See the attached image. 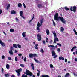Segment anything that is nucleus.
Returning a JSON list of instances; mask_svg holds the SVG:
<instances>
[{
	"mask_svg": "<svg viewBox=\"0 0 77 77\" xmlns=\"http://www.w3.org/2000/svg\"><path fill=\"white\" fill-rule=\"evenodd\" d=\"M24 74L22 75L21 77H27V75H29V77H32L33 75L32 73L27 69L26 70V72H24Z\"/></svg>",
	"mask_w": 77,
	"mask_h": 77,
	"instance_id": "nucleus-2",
	"label": "nucleus"
},
{
	"mask_svg": "<svg viewBox=\"0 0 77 77\" xmlns=\"http://www.w3.org/2000/svg\"><path fill=\"white\" fill-rule=\"evenodd\" d=\"M52 33L54 34V37H55V38L56 37V32H55V31L53 32Z\"/></svg>",
	"mask_w": 77,
	"mask_h": 77,
	"instance_id": "nucleus-18",
	"label": "nucleus"
},
{
	"mask_svg": "<svg viewBox=\"0 0 77 77\" xmlns=\"http://www.w3.org/2000/svg\"><path fill=\"white\" fill-rule=\"evenodd\" d=\"M69 75H70V74H69V73H67L65 75V77H69Z\"/></svg>",
	"mask_w": 77,
	"mask_h": 77,
	"instance_id": "nucleus-15",
	"label": "nucleus"
},
{
	"mask_svg": "<svg viewBox=\"0 0 77 77\" xmlns=\"http://www.w3.org/2000/svg\"><path fill=\"white\" fill-rule=\"evenodd\" d=\"M75 61H77V58H75Z\"/></svg>",
	"mask_w": 77,
	"mask_h": 77,
	"instance_id": "nucleus-63",
	"label": "nucleus"
},
{
	"mask_svg": "<svg viewBox=\"0 0 77 77\" xmlns=\"http://www.w3.org/2000/svg\"><path fill=\"white\" fill-rule=\"evenodd\" d=\"M0 44L3 47H5V43L3 42L1 40H0Z\"/></svg>",
	"mask_w": 77,
	"mask_h": 77,
	"instance_id": "nucleus-7",
	"label": "nucleus"
},
{
	"mask_svg": "<svg viewBox=\"0 0 77 77\" xmlns=\"http://www.w3.org/2000/svg\"><path fill=\"white\" fill-rule=\"evenodd\" d=\"M37 7L39 8H44V5L38 4L37 5Z\"/></svg>",
	"mask_w": 77,
	"mask_h": 77,
	"instance_id": "nucleus-6",
	"label": "nucleus"
},
{
	"mask_svg": "<svg viewBox=\"0 0 77 77\" xmlns=\"http://www.w3.org/2000/svg\"><path fill=\"white\" fill-rule=\"evenodd\" d=\"M40 52H41V53H44V50H43V49H42V48H41V49Z\"/></svg>",
	"mask_w": 77,
	"mask_h": 77,
	"instance_id": "nucleus-34",
	"label": "nucleus"
},
{
	"mask_svg": "<svg viewBox=\"0 0 77 77\" xmlns=\"http://www.w3.org/2000/svg\"><path fill=\"white\" fill-rule=\"evenodd\" d=\"M37 30H40L39 27H40V26H41V24H37Z\"/></svg>",
	"mask_w": 77,
	"mask_h": 77,
	"instance_id": "nucleus-8",
	"label": "nucleus"
},
{
	"mask_svg": "<svg viewBox=\"0 0 77 77\" xmlns=\"http://www.w3.org/2000/svg\"><path fill=\"white\" fill-rule=\"evenodd\" d=\"M38 44H35V46L34 47L35 48V49H38Z\"/></svg>",
	"mask_w": 77,
	"mask_h": 77,
	"instance_id": "nucleus-23",
	"label": "nucleus"
},
{
	"mask_svg": "<svg viewBox=\"0 0 77 77\" xmlns=\"http://www.w3.org/2000/svg\"><path fill=\"white\" fill-rule=\"evenodd\" d=\"M9 8H10V4H8L6 8L7 10H8Z\"/></svg>",
	"mask_w": 77,
	"mask_h": 77,
	"instance_id": "nucleus-17",
	"label": "nucleus"
},
{
	"mask_svg": "<svg viewBox=\"0 0 77 77\" xmlns=\"http://www.w3.org/2000/svg\"><path fill=\"white\" fill-rule=\"evenodd\" d=\"M48 40V38H46V42H48V41H47Z\"/></svg>",
	"mask_w": 77,
	"mask_h": 77,
	"instance_id": "nucleus-51",
	"label": "nucleus"
},
{
	"mask_svg": "<svg viewBox=\"0 0 77 77\" xmlns=\"http://www.w3.org/2000/svg\"><path fill=\"white\" fill-rule=\"evenodd\" d=\"M77 9V7L75 6H73V12H76V9Z\"/></svg>",
	"mask_w": 77,
	"mask_h": 77,
	"instance_id": "nucleus-10",
	"label": "nucleus"
},
{
	"mask_svg": "<svg viewBox=\"0 0 77 77\" xmlns=\"http://www.w3.org/2000/svg\"><path fill=\"white\" fill-rule=\"evenodd\" d=\"M17 47H18V48H21V46L20 45V44H18L17 45Z\"/></svg>",
	"mask_w": 77,
	"mask_h": 77,
	"instance_id": "nucleus-28",
	"label": "nucleus"
},
{
	"mask_svg": "<svg viewBox=\"0 0 77 77\" xmlns=\"http://www.w3.org/2000/svg\"><path fill=\"white\" fill-rule=\"evenodd\" d=\"M5 75L6 77H9V74H5Z\"/></svg>",
	"mask_w": 77,
	"mask_h": 77,
	"instance_id": "nucleus-27",
	"label": "nucleus"
},
{
	"mask_svg": "<svg viewBox=\"0 0 77 77\" xmlns=\"http://www.w3.org/2000/svg\"><path fill=\"white\" fill-rule=\"evenodd\" d=\"M73 31L74 32L75 34L76 35H77V31H76V30H75V29H73Z\"/></svg>",
	"mask_w": 77,
	"mask_h": 77,
	"instance_id": "nucleus-22",
	"label": "nucleus"
},
{
	"mask_svg": "<svg viewBox=\"0 0 77 77\" xmlns=\"http://www.w3.org/2000/svg\"><path fill=\"white\" fill-rule=\"evenodd\" d=\"M51 53L52 56H54L53 57L54 58H56V57H57V55H56V53H55V51H52Z\"/></svg>",
	"mask_w": 77,
	"mask_h": 77,
	"instance_id": "nucleus-4",
	"label": "nucleus"
},
{
	"mask_svg": "<svg viewBox=\"0 0 77 77\" xmlns=\"http://www.w3.org/2000/svg\"><path fill=\"white\" fill-rule=\"evenodd\" d=\"M11 14H16V11L14 10H13L11 11Z\"/></svg>",
	"mask_w": 77,
	"mask_h": 77,
	"instance_id": "nucleus-12",
	"label": "nucleus"
},
{
	"mask_svg": "<svg viewBox=\"0 0 77 77\" xmlns=\"http://www.w3.org/2000/svg\"><path fill=\"white\" fill-rule=\"evenodd\" d=\"M40 72H41L40 71H39V72L38 73H37V76H38H38H39V74H40Z\"/></svg>",
	"mask_w": 77,
	"mask_h": 77,
	"instance_id": "nucleus-44",
	"label": "nucleus"
},
{
	"mask_svg": "<svg viewBox=\"0 0 77 77\" xmlns=\"http://www.w3.org/2000/svg\"><path fill=\"white\" fill-rule=\"evenodd\" d=\"M13 45V47L15 48H18V47H17V45L16 44H14Z\"/></svg>",
	"mask_w": 77,
	"mask_h": 77,
	"instance_id": "nucleus-19",
	"label": "nucleus"
},
{
	"mask_svg": "<svg viewBox=\"0 0 77 77\" xmlns=\"http://www.w3.org/2000/svg\"><path fill=\"white\" fill-rule=\"evenodd\" d=\"M62 57H59V60H61V59H62Z\"/></svg>",
	"mask_w": 77,
	"mask_h": 77,
	"instance_id": "nucleus-60",
	"label": "nucleus"
},
{
	"mask_svg": "<svg viewBox=\"0 0 77 77\" xmlns=\"http://www.w3.org/2000/svg\"><path fill=\"white\" fill-rule=\"evenodd\" d=\"M72 48H73V49H75L76 48V46H75L73 47Z\"/></svg>",
	"mask_w": 77,
	"mask_h": 77,
	"instance_id": "nucleus-54",
	"label": "nucleus"
},
{
	"mask_svg": "<svg viewBox=\"0 0 77 77\" xmlns=\"http://www.w3.org/2000/svg\"><path fill=\"white\" fill-rule=\"evenodd\" d=\"M17 76H20V73H17Z\"/></svg>",
	"mask_w": 77,
	"mask_h": 77,
	"instance_id": "nucleus-53",
	"label": "nucleus"
},
{
	"mask_svg": "<svg viewBox=\"0 0 77 77\" xmlns=\"http://www.w3.org/2000/svg\"><path fill=\"white\" fill-rule=\"evenodd\" d=\"M53 41L52 40H51L49 42L50 44H52V42Z\"/></svg>",
	"mask_w": 77,
	"mask_h": 77,
	"instance_id": "nucleus-52",
	"label": "nucleus"
},
{
	"mask_svg": "<svg viewBox=\"0 0 77 77\" xmlns=\"http://www.w3.org/2000/svg\"><path fill=\"white\" fill-rule=\"evenodd\" d=\"M59 19H60V21L63 23L64 24H66V20L62 17L60 16L58 17V13H56L54 16V19L55 21H58L59 20Z\"/></svg>",
	"mask_w": 77,
	"mask_h": 77,
	"instance_id": "nucleus-1",
	"label": "nucleus"
},
{
	"mask_svg": "<svg viewBox=\"0 0 77 77\" xmlns=\"http://www.w3.org/2000/svg\"><path fill=\"white\" fill-rule=\"evenodd\" d=\"M65 9L66 11H68L69 10V8H68L66 6L65 7Z\"/></svg>",
	"mask_w": 77,
	"mask_h": 77,
	"instance_id": "nucleus-33",
	"label": "nucleus"
},
{
	"mask_svg": "<svg viewBox=\"0 0 77 77\" xmlns=\"http://www.w3.org/2000/svg\"><path fill=\"white\" fill-rule=\"evenodd\" d=\"M18 6L19 8H21L22 6V4L21 3H19L18 4Z\"/></svg>",
	"mask_w": 77,
	"mask_h": 77,
	"instance_id": "nucleus-21",
	"label": "nucleus"
},
{
	"mask_svg": "<svg viewBox=\"0 0 77 77\" xmlns=\"http://www.w3.org/2000/svg\"><path fill=\"white\" fill-rule=\"evenodd\" d=\"M10 31L11 32H14V30L13 29H10Z\"/></svg>",
	"mask_w": 77,
	"mask_h": 77,
	"instance_id": "nucleus-30",
	"label": "nucleus"
},
{
	"mask_svg": "<svg viewBox=\"0 0 77 77\" xmlns=\"http://www.w3.org/2000/svg\"><path fill=\"white\" fill-rule=\"evenodd\" d=\"M43 20H44L43 19H41V20H40V23H41V24H42V23L43 22Z\"/></svg>",
	"mask_w": 77,
	"mask_h": 77,
	"instance_id": "nucleus-29",
	"label": "nucleus"
},
{
	"mask_svg": "<svg viewBox=\"0 0 77 77\" xmlns=\"http://www.w3.org/2000/svg\"><path fill=\"white\" fill-rule=\"evenodd\" d=\"M61 59L63 60H64V59H65V58H64L63 57H62Z\"/></svg>",
	"mask_w": 77,
	"mask_h": 77,
	"instance_id": "nucleus-61",
	"label": "nucleus"
},
{
	"mask_svg": "<svg viewBox=\"0 0 77 77\" xmlns=\"http://www.w3.org/2000/svg\"><path fill=\"white\" fill-rule=\"evenodd\" d=\"M26 60H27V58H26V57H25L24 59V62H26Z\"/></svg>",
	"mask_w": 77,
	"mask_h": 77,
	"instance_id": "nucleus-43",
	"label": "nucleus"
},
{
	"mask_svg": "<svg viewBox=\"0 0 77 77\" xmlns=\"http://www.w3.org/2000/svg\"><path fill=\"white\" fill-rule=\"evenodd\" d=\"M55 50V48L52 47L51 48V50L52 51H54V50Z\"/></svg>",
	"mask_w": 77,
	"mask_h": 77,
	"instance_id": "nucleus-39",
	"label": "nucleus"
},
{
	"mask_svg": "<svg viewBox=\"0 0 77 77\" xmlns=\"http://www.w3.org/2000/svg\"><path fill=\"white\" fill-rule=\"evenodd\" d=\"M11 77H15L14 75H11Z\"/></svg>",
	"mask_w": 77,
	"mask_h": 77,
	"instance_id": "nucleus-64",
	"label": "nucleus"
},
{
	"mask_svg": "<svg viewBox=\"0 0 77 77\" xmlns=\"http://www.w3.org/2000/svg\"><path fill=\"white\" fill-rule=\"evenodd\" d=\"M29 56L30 58H32L33 57H38V55L36 54H29Z\"/></svg>",
	"mask_w": 77,
	"mask_h": 77,
	"instance_id": "nucleus-3",
	"label": "nucleus"
},
{
	"mask_svg": "<svg viewBox=\"0 0 77 77\" xmlns=\"http://www.w3.org/2000/svg\"><path fill=\"white\" fill-rule=\"evenodd\" d=\"M52 21H53V24L54 26H56V23L54 21L53 19H52Z\"/></svg>",
	"mask_w": 77,
	"mask_h": 77,
	"instance_id": "nucleus-24",
	"label": "nucleus"
},
{
	"mask_svg": "<svg viewBox=\"0 0 77 77\" xmlns=\"http://www.w3.org/2000/svg\"><path fill=\"white\" fill-rule=\"evenodd\" d=\"M31 66L32 67L33 70H34L35 69V66H34V64L33 63H32L31 65Z\"/></svg>",
	"mask_w": 77,
	"mask_h": 77,
	"instance_id": "nucleus-11",
	"label": "nucleus"
},
{
	"mask_svg": "<svg viewBox=\"0 0 77 77\" xmlns=\"http://www.w3.org/2000/svg\"><path fill=\"white\" fill-rule=\"evenodd\" d=\"M50 68H52L53 67V65L52 64H51L50 65Z\"/></svg>",
	"mask_w": 77,
	"mask_h": 77,
	"instance_id": "nucleus-41",
	"label": "nucleus"
},
{
	"mask_svg": "<svg viewBox=\"0 0 77 77\" xmlns=\"http://www.w3.org/2000/svg\"><path fill=\"white\" fill-rule=\"evenodd\" d=\"M71 51L72 52L74 51V49H73V48H72L71 50Z\"/></svg>",
	"mask_w": 77,
	"mask_h": 77,
	"instance_id": "nucleus-62",
	"label": "nucleus"
},
{
	"mask_svg": "<svg viewBox=\"0 0 77 77\" xmlns=\"http://www.w3.org/2000/svg\"><path fill=\"white\" fill-rule=\"evenodd\" d=\"M57 45H58V46H60V47H61V46H62V44L60 43H57Z\"/></svg>",
	"mask_w": 77,
	"mask_h": 77,
	"instance_id": "nucleus-37",
	"label": "nucleus"
},
{
	"mask_svg": "<svg viewBox=\"0 0 77 77\" xmlns=\"http://www.w3.org/2000/svg\"><path fill=\"white\" fill-rule=\"evenodd\" d=\"M18 70H19V72H21V71H22V69L21 68H20L19 69H18Z\"/></svg>",
	"mask_w": 77,
	"mask_h": 77,
	"instance_id": "nucleus-47",
	"label": "nucleus"
},
{
	"mask_svg": "<svg viewBox=\"0 0 77 77\" xmlns=\"http://www.w3.org/2000/svg\"><path fill=\"white\" fill-rule=\"evenodd\" d=\"M5 59V56L3 55L2 56V59Z\"/></svg>",
	"mask_w": 77,
	"mask_h": 77,
	"instance_id": "nucleus-49",
	"label": "nucleus"
},
{
	"mask_svg": "<svg viewBox=\"0 0 77 77\" xmlns=\"http://www.w3.org/2000/svg\"><path fill=\"white\" fill-rule=\"evenodd\" d=\"M34 60H35L36 62H37V63H39V61L37 60H36V58H34Z\"/></svg>",
	"mask_w": 77,
	"mask_h": 77,
	"instance_id": "nucleus-31",
	"label": "nucleus"
},
{
	"mask_svg": "<svg viewBox=\"0 0 77 77\" xmlns=\"http://www.w3.org/2000/svg\"><path fill=\"white\" fill-rule=\"evenodd\" d=\"M61 32H63V31H64V28L61 27Z\"/></svg>",
	"mask_w": 77,
	"mask_h": 77,
	"instance_id": "nucleus-32",
	"label": "nucleus"
},
{
	"mask_svg": "<svg viewBox=\"0 0 77 77\" xmlns=\"http://www.w3.org/2000/svg\"><path fill=\"white\" fill-rule=\"evenodd\" d=\"M73 9V7H72V6L70 7V9L71 11H73V10L72 9Z\"/></svg>",
	"mask_w": 77,
	"mask_h": 77,
	"instance_id": "nucleus-38",
	"label": "nucleus"
},
{
	"mask_svg": "<svg viewBox=\"0 0 77 77\" xmlns=\"http://www.w3.org/2000/svg\"><path fill=\"white\" fill-rule=\"evenodd\" d=\"M21 17H22V18H23V19H25V17L24 16H23V15H22V16H21Z\"/></svg>",
	"mask_w": 77,
	"mask_h": 77,
	"instance_id": "nucleus-56",
	"label": "nucleus"
},
{
	"mask_svg": "<svg viewBox=\"0 0 77 77\" xmlns=\"http://www.w3.org/2000/svg\"><path fill=\"white\" fill-rule=\"evenodd\" d=\"M15 60L16 62H17V61H18V57H15Z\"/></svg>",
	"mask_w": 77,
	"mask_h": 77,
	"instance_id": "nucleus-36",
	"label": "nucleus"
},
{
	"mask_svg": "<svg viewBox=\"0 0 77 77\" xmlns=\"http://www.w3.org/2000/svg\"><path fill=\"white\" fill-rule=\"evenodd\" d=\"M57 51L59 52H60V49L58 48L57 49Z\"/></svg>",
	"mask_w": 77,
	"mask_h": 77,
	"instance_id": "nucleus-48",
	"label": "nucleus"
},
{
	"mask_svg": "<svg viewBox=\"0 0 77 77\" xmlns=\"http://www.w3.org/2000/svg\"><path fill=\"white\" fill-rule=\"evenodd\" d=\"M23 5L24 8H26V5H25V4H24V3H23Z\"/></svg>",
	"mask_w": 77,
	"mask_h": 77,
	"instance_id": "nucleus-46",
	"label": "nucleus"
},
{
	"mask_svg": "<svg viewBox=\"0 0 77 77\" xmlns=\"http://www.w3.org/2000/svg\"><path fill=\"white\" fill-rule=\"evenodd\" d=\"M8 60H11V58L10 57H9L8 58Z\"/></svg>",
	"mask_w": 77,
	"mask_h": 77,
	"instance_id": "nucleus-57",
	"label": "nucleus"
},
{
	"mask_svg": "<svg viewBox=\"0 0 77 77\" xmlns=\"http://www.w3.org/2000/svg\"><path fill=\"white\" fill-rule=\"evenodd\" d=\"M2 12H3V11H2V10L1 9H0V14H2Z\"/></svg>",
	"mask_w": 77,
	"mask_h": 77,
	"instance_id": "nucleus-50",
	"label": "nucleus"
},
{
	"mask_svg": "<svg viewBox=\"0 0 77 77\" xmlns=\"http://www.w3.org/2000/svg\"><path fill=\"white\" fill-rule=\"evenodd\" d=\"M48 47H54V46L53 45H48Z\"/></svg>",
	"mask_w": 77,
	"mask_h": 77,
	"instance_id": "nucleus-40",
	"label": "nucleus"
},
{
	"mask_svg": "<svg viewBox=\"0 0 77 77\" xmlns=\"http://www.w3.org/2000/svg\"><path fill=\"white\" fill-rule=\"evenodd\" d=\"M6 68L7 69H9V64H7L6 66Z\"/></svg>",
	"mask_w": 77,
	"mask_h": 77,
	"instance_id": "nucleus-26",
	"label": "nucleus"
},
{
	"mask_svg": "<svg viewBox=\"0 0 77 77\" xmlns=\"http://www.w3.org/2000/svg\"><path fill=\"white\" fill-rule=\"evenodd\" d=\"M65 62H67V59H66V58L65 59Z\"/></svg>",
	"mask_w": 77,
	"mask_h": 77,
	"instance_id": "nucleus-59",
	"label": "nucleus"
},
{
	"mask_svg": "<svg viewBox=\"0 0 77 77\" xmlns=\"http://www.w3.org/2000/svg\"><path fill=\"white\" fill-rule=\"evenodd\" d=\"M20 66L21 67H24V65L23 64H20Z\"/></svg>",
	"mask_w": 77,
	"mask_h": 77,
	"instance_id": "nucleus-35",
	"label": "nucleus"
},
{
	"mask_svg": "<svg viewBox=\"0 0 77 77\" xmlns=\"http://www.w3.org/2000/svg\"><path fill=\"white\" fill-rule=\"evenodd\" d=\"M23 11H20V16H22L23 15Z\"/></svg>",
	"mask_w": 77,
	"mask_h": 77,
	"instance_id": "nucleus-25",
	"label": "nucleus"
},
{
	"mask_svg": "<svg viewBox=\"0 0 77 77\" xmlns=\"http://www.w3.org/2000/svg\"><path fill=\"white\" fill-rule=\"evenodd\" d=\"M4 71V69H3V68H2V72H3V71Z\"/></svg>",
	"mask_w": 77,
	"mask_h": 77,
	"instance_id": "nucleus-58",
	"label": "nucleus"
},
{
	"mask_svg": "<svg viewBox=\"0 0 77 77\" xmlns=\"http://www.w3.org/2000/svg\"><path fill=\"white\" fill-rule=\"evenodd\" d=\"M9 53L11 55H13L14 54L13 53V52H12V50L11 49L10 50V51H9Z\"/></svg>",
	"mask_w": 77,
	"mask_h": 77,
	"instance_id": "nucleus-14",
	"label": "nucleus"
},
{
	"mask_svg": "<svg viewBox=\"0 0 77 77\" xmlns=\"http://www.w3.org/2000/svg\"><path fill=\"white\" fill-rule=\"evenodd\" d=\"M46 33L47 35H48L50 34V31L48 29H47L46 30Z\"/></svg>",
	"mask_w": 77,
	"mask_h": 77,
	"instance_id": "nucleus-13",
	"label": "nucleus"
},
{
	"mask_svg": "<svg viewBox=\"0 0 77 77\" xmlns=\"http://www.w3.org/2000/svg\"><path fill=\"white\" fill-rule=\"evenodd\" d=\"M25 34H26V32H23L22 33V36L24 38L26 37V35Z\"/></svg>",
	"mask_w": 77,
	"mask_h": 77,
	"instance_id": "nucleus-20",
	"label": "nucleus"
},
{
	"mask_svg": "<svg viewBox=\"0 0 77 77\" xmlns=\"http://www.w3.org/2000/svg\"><path fill=\"white\" fill-rule=\"evenodd\" d=\"M41 77H50V76L47 75H42V76Z\"/></svg>",
	"mask_w": 77,
	"mask_h": 77,
	"instance_id": "nucleus-16",
	"label": "nucleus"
},
{
	"mask_svg": "<svg viewBox=\"0 0 77 77\" xmlns=\"http://www.w3.org/2000/svg\"><path fill=\"white\" fill-rule=\"evenodd\" d=\"M18 55L19 56H22V54H18Z\"/></svg>",
	"mask_w": 77,
	"mask_h": 77,
	"instance_id": "nucleus-55",
	"label": "nucleus"
},
{
	"mask_svg": "<svg viewBox=\"0 0 77 77\" xmlns=\"http://www.w3.org/2000/svg\"><path fill=\"white\" fill-rule=\"evenodd\" d=\"M37 39L38 41H40L42 39L41 38V35H40V34H38L37 35Z\"/></svg>",
	"mask_w": 77,
	"mask_h": 77,
	"instance_id": "nucleus-5",
	"label": "nucleus"
},
{
	"mask_svg": "<svg viewBox=\"0 0 77 77\" xmlns=\"http://www.w3.org/2000/svg\"><path fill=\"white\" fill-rule=\"evenodd\" d=\"M15 71H16V72H17V73H19V72H20L18 70H15Z\"/></svg>",
	"mask_w": 77,
	"mask_h": 77,
	"instance_id": "nucleus-42",
	"label": "nucleus"
},
{
	"mask_svg": "<svg viewBox=\"0 0 77 77\" xmlns=\"http://www.w3.org/2000/svg\"><path fill=\"white\" fill-rule=\"evenodd\" d=\"M56 41H59V39L55 37L54 39V43L55 44H56Z\"/></svg>",
	"mask_w": 77,
	"mask_h": 77,
	"instance_id": "nucleus-9",
	"label": "nucleus"
},
{
	"mask_svg": "<svg viewBox=\"0 0 77 77\" xmlns=\"http://www.w3.org/2000/svg\"><path fill=\"white\" fill-rule=\"evenodd\" d=\"M43 44H44V45H45V44H46L45 43V42L44 40L43 41Z\"/></svg>",
	"mask_w": 77,
	"mask_h": 77,
	"instance_id": "nucleus-45",
	"label": "nucleus"
}]
</instances>
